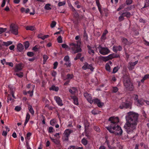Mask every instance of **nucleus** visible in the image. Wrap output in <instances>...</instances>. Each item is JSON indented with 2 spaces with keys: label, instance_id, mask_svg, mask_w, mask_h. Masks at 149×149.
Returning a JSON list of instances; mask_svg holds the SVG:
<instances>
[{
  "label": "nucleus",
  "instance_id": "obj_47",
  "mask_svg": "<svg viewBox=\"0 0 149 149\" xmlns=\"http://www.w3.org/2000/svg\"><path fill=\"white\" fill-rule=\"evenodd\" d=\"M125 4H122L120 5L119 8L117 9V11H119L120 10L123 9L125 7Z\"/></svg>",
  "mask_w": 149,
  "mask_h": 149
},
{
  "label": "nucleus",
  "instance_id": "obj_6",
  "mask_svg": "<svg viewBox=\"0 0 149 149\" xmlns=\"http://www.w3.org/2000/svg\"><path fill=\"white\" fill-rule=\"evenodd\" d=\"M125 10L120 11L118 13V14L120 15V16L118 18L119 21L121 22L124 19V17H126L127 18H129L131 16V13L128 11H124Z\"/></svg>",
  "mask_w": 149,
  "mask_h": 149
},
{
  "label": "nucleus",
  "instance_id": "obj_18",
  "mask_svg": "<svg viewBox=\"0 0 149 149\" xmlns=\"http://www.w3.org/2000/svg\"><path fill=\"white\" fill-rule=\"evenodd\" d=\"M101 59L102 60L105 62H106L110 59H111L110 55L107 56H101Z\"/></svg>",
  "mask_w": 149,
  "mask_h": 149
},
{
  "label": "nucleus",
  "instance_id": "obj_60",
  "mask_svg": "<svg viewBox=\"0 0 149 149\" xmlns=\"http://www.w3.org/2000/svg\"><path fill=\"white\" fill-rule=\"evenodd\" d=\"M57 74V72L54 70H53L52 73V75L54 77H55Z\"/></svg>",
  "mask_w": 149,
  "mask_h": 149
},
{
  "label": "nucleus",
  "instance_id": "obj_8",
  "mask_svg": "<svg viewBox=\"0 0 149 149\" xmlns=\"http://www.w3.org/2000/svg\"><path fill=\"white\" fill-rule=\"evenodd\" d=\"M10 31L11 32L15 35L18 33V28L16 25L14 24H11L10 26Z\"/></svg>",
  "mask_w": 149,
  "mask_h": 149
},
{
  "label": "nucleus",
  "instance_id": "obj_23",
  "mask_svg": "<svg viewBox=\"0 0 149 149\" xmlns=\"http://www.w3.org/2000/svg\"><path fill=\"white\" fill-rule=\"evenodd\" d=\"M24 49V47L22 45L21 43L17 45V49L18 51L21 52Z\"/></svg>",
  "mask_w": 149,
  "mask_h": 149
},
{
  "label": "nucleus",
  "instance_id": "obj_49",
  "mask_svg": "<svg viewBox=\"0 0 149 149\" xmlns=\"http://www.w3.org/2000/svg\"><path fill=\"white\" fill-rule=\"evenodd\" d=\"M6 29H7L6 28H0V34L5 32Z\"/></svg>",
  "mask_w": 149,
  "mask_h": 149
},
{
  "label": "nucleus",
  "instance_id": "obj_41",
  "mask_svg": "<svg viewBox=\"0 0 149 149\" xmlns=\"http://www.w3.org/2000/svg\"><path fill=\"white\" fill-rule=\"evenodd\" d=\"M29 44L28 41H27L25 42L24 46L26 49H27L29 47Z\"/></svg>",
  "mask_w": 149,
  "mask_h": 149
},
{
  "label": "nucleus",
  "instance_id": "obj_56",
  "mask_svg": "<svg viewBox=\"0 0 149 149\" xmlns=\"http://www.w3.org/2000/svg\"><path fill=\"white\" fill-rule=\"evenodd\" d=\"M58 62H57L56 61L54 63V64H53L54 67L53 68L54 69H55L57 68V66L58 65Z\"/></svg>",
  "mask_w": 149,
  "mask_h": 149
},
{
  "label": "nucleus",
  "instance_id": "obj_64",
  "mask_svg": "<svg viewBox=\"0 0 149 149\" xmlns=\"http://www.w3.org/2000/svg\"><path fill=\"white\" fill-rule=\"evenodd\" d=\"M94 130L96 131L99 132L100 131V128L97 126H95L94 127Z\"/></svg>",
  "mask_w": 149,
  "mask_h": 149
},
{
  "label": "nucleus",
  "instance_id": "obj_40",
  "mask_svg": "<svg viewBox=\"0 0 149 149\" xmlns=\"http://www.w3.org/2000/svg\"><path fill=\"white\" fill-rule=\"evenodd\" d=\"M32 134L31 132H28L27 134H26V137H25V139L26 140H30V137L31 135Z\"/></svg>",
  "mask_w": 149,
  "mask_h": 149
},
{
  "label": "nucleus",
  "instance_id": "obj_52",
  "mask_svg": "<svg viewBox=\"0 0 149 149\" xmlns=\"http://www.w3.org/2000/svg\"><path fill=\"white\" fill-rule=\"evenodd\" d=\"M56 122V120L54 119H52L50 121V124L51 125L53 126L54 125Z\"/></svg>",
  "mask_w": 149,
  "mask_h": 149
},
{
  "label": "nucleus",
  "instance_id": "obj_30",
  "mask_svg": "<svg viewBox=\"0 0 149 149\" xmlns=\"http://www.w3.org/2000/svg\"><path fill=\"white\" fill-rule=\"evenodd\" d=\"M28 109L30 112L31 113V114L33 115L34 113V111L33 110V109L31 105H29Z\"/></svg>",
  "mask_w": 149,
  "mask_h": 149
},
{
  "label": "nucleus",
  "instance_id": "obj_35",
  "mask_svg": "<svg viewBox=\"0 0 149 149\" xmlns=\"http://www.w3.org/2000/svg\"><path fill=\"white\" fill-rule=\"evenodd\" d=\"M119 68L120 67L118 66L114 67L113 69L112 73H115L118 71Z\"/></svg>",
  "mask_w": 149,
  "mask_h": 149
},
{
  "label": "nucleus",
  "instance_id": "obj_29",
  "mask_svg": "<svg viewBox=\"0 0 149 149\" xmlns=\"http://www.w3.org/2000/svg\"><path fill=\"white\" fill-rule=\"evenodd\" d=\"M74 77L73 74H68L66 75V79L70 80L72 79Z\"/></svg>",
  "mask_w": 149,
  "mask_h": 149
},
{
  "label": "nucleus",
  "instance_id": "obj_63",
  "mask_svg": "<svg viewBox=\"0 0 149 149\" xmlns=\"http://www.w3.org/2000/svg\"><path fill=\"white\" fill-rule=\"evenodd\" d=\"M26 146L27 148V149H29V148H31L29 146V140H26Z\"/></svg>",
  "mask_w": 149,
  "mask_h": 149
},
{
  "label": "nucleus",
  "instance_id": "obj_3",
  "mask_svg": "<svg viewBox=\"0 0 149 149\" xmlns=\"http://www.w3.org/2000/svg\"><path fill=\"white\" fill-rule=\"evenodd\" d=\"M123 78L124 86L126 88L129 87V89L130 91H132L133 89V86L130 81L129 73L126 72L124 74Z\"/></svg>",
  "mask_w": 149,
  "mask_h": 149
},
{
  "label": "nucleus",
  "instance_id": "obj_36",
  "mask_svg": "<svg viewBox=\"0 0 149 149\" xmlns=\"http://www.w3.org/2000/svg\"><path fill=\"white\" fill-rule=\"evenodd\" d=\"M51 5L49 3H47L45 5L44 7L45 9L47 10H50L51 9V8L50 7Z\"/></svg>",
  "mask_w": 149,
  "mask_h": 149
},
{
  "label": "nucleus",
  "instance_id": "obj_31",
  "mask_svg": "<svg viewBox=\"0 0 149 149\" xmlns=\"http://www.w3.org/2000/svg\"><path fill=\"white\" fill-rule=\"evenodd\" d=\"M149 78V74H147L145 75L142 79L141 80V81L142 83H143L145 80Z\"/></svg>",
  "mask_w": 149,
  "mask_h": 149
},
{
  "label": "nucleus",
  "instance_id": "obj_57",
  "mask_svg": "<svg viewBox=\"0 0 149 149\" xmlns=\"http://www.w3.org/2000/svg\"><path fill=\"white\" fill-rule=\"evenodd\" d=\"M43 60L45 61H47V59L49 58V57L47 55L44 54L43 56Z\"/></svg>",
  "mask_w": 149,
  "mask_h": 149
},
{
  "label": "nucleus",
  "instance_id": "obj_12",
  "mask_svg": "<svg viewBox=\"0 0 149 149\" xmlns=\"http://www.w3.org/2000/svg\"><path fill=\"white\" fill-rule=\"evenodd\" d=\"M54 99L59 106L61 107L63 105V104L62 100L60 97L57 96H55L54 97Z\"/></svg>",
  "mask_w": 149,
  "mask_h": 149
},
{
  "label": "nucleus",
  "instance_id": "obj_13",
  "mask_svg": "<svg viewBox=\"0 0 149 149\" xmlns=\"http://www.w3.org/2000/svg\"><path fill=\"white\" fill-rule=\"evenodd\" d=\"M70 97L71 99L73 100L74 104L77 106L79 104V100L77 97L74 95H71Z\"/></svg>",
  "mask_w": 149,
  "mask_h": 149
},
{
  "label": "nucleus",
  "instance_id": "obj_51",
  "mask_svg": "<svg viewBox=\"0 0 149 149\" xmlns=\"http://www.w3.org/2000/svg\"><path fill=\"white\" fill-rule=\"evenodd\" d=\"M65 65H66L67 67H70L71 66V64L70 61H68L66 62L65 63Z\"/></svg>",
  "mask_w": 149,
  "mask_h": 149
},
{
  "label": "nucleus",
  "instance_id": "obj_7",
  "mask_svg": "<svg viewBox=\"0 0 149 149\" xmlns=\"http://www.w3.org/2000/svg\"><path fill=\"white\" fill-rule=\"evenodd\" d=\"M97 48L99 49L100 53L103 55L107 54L110 52L108 48L102 47L100 45H99Z\"/></svg>",
  "mask_w": 149,
  "mask_h": 149
},
{
  "label": "nucleus",
  "instance_id": "obj_45",
  "mask_svg": "<svg viewBox=\"0 0 149 149\" xmlns=\"http://www.w3.org/2000/svg\"><path fill=\"white\" fill-rule=\"evenodd\" d=\"M66 3L65 1H64L62 2H59L58 3V5L59 6H61L64 5Z\"/></svg>",
  "mask_w": 149,
  "mask_h": 149
},
{
  "label": "nucleus",
  "instance_id": "obj_11",
  "mask_svg": "<svg viewBox=\"0 0 149 149\" xmlns=\"http://www.w3.org/2000/svg\"><path fill=\"white\" fill-rule=\"evenodd\" d=\"M84 96L86 99L87 101L91 104L92 103V96L91 94L86 92L84 93Z\"/></svg>",
  "mask_w": 149,
  "mask_h": 149
},
{
  "label": "nucleus",
  "instance_id": "obj_43",
  "mask_svg": "<svg viewBox=\"0 0 149 149\" xmlns=\"http://www.w3.org/2000/svg\"><path fill=\"white\" fill-rule=\"evenodd\" d=\"M105 68L109 72L110 71V67L108 63H106L105 65Z\"/></svg>",
  "mask_w": 149,
  "mask_h": 149
},
{
  "label": "nucleus",
  "instance_id": "obj_22",
  "mask_svg": "<svg viewBox=\"0 0 149 149\" xmlns=\"http://www.w3.org/2000/svg\"><path fill=\"white\" fill-rule=\"evenodd\" d=\"M108 33V31L107 29L105 30L103 33L102 36L101 37V39L102 40H105L106 39V35Z\"/></svg>",
  "mask_w": 149,
  "mask_h": 149
},
{
  "label": "nucleus",
  "instance_id": "obj_26",
  "mask_svg": "<svg viewBox=\"0 0 149 149\" xmlns=\"http://www.w3.org/2000/svg\"><path fill=\"white\" fill-rule=\"evenodd\" d=\"M26 29V30H29L31 31L35 30L36 29L34 26H27Z\"/></svg>",
  "mask_w": 149,
  "mask_h": 149
},
{
  "label": "nucleus",
  "instance_id": "obj_39",
  "mask_svg": "<svg viewBox=\"0 0 149 149\" xmlns=\"http://www.w3.org/2000/svg\"><path fill=\"white\" fill-rule=\"evenodd\" d=\"M81 142L84 145L86 146L87 144L88 141L85 139L84 138L82 139Z\"/></svg>",
  "mask_w": 149,
  "mask_h": 149
},
{
  "label": "nucleus",
  "instance_id": "obj_4",
  "mask_svg": "<svg viewBox=\"0 0 149 149\" xmlns=\"http://www.w3.org/2000/svg\"><path fill=\"white\" fill-rule=\"evenodd\" d=\"M121 103L120 104L119 108L120 109H131V103L128 101L126 97L121 98Z\"/></svg>",
  "mask_w": 149,
  "mask_h": 149
},
{
  "label": "nucleus",
  "instance_id": "obj_44",
  "mask_svg": "<svg viewBox=\"0 0 149 149\" xmlns=\"http://www.w3.org/2000/svg\"><path fill=\"white\" fill-rule=\"evenodd\" d=\"M114 48H115V47H116L117 49V50H118V51H121L122 49V46L120 45L119 46H114Z\"/></svg>",
  "mask_w": 149,
  "mask_h": 149
},
{
  "label": "nucleus",
  "instance_id": "obj_32",
  "mask_svg": "<svg viewBox=\"0 0 149 149\" xmlns=\"http://www.w3.org/2000/svg\"><path fill=\"white\" fill-rule=\"evenodd\" d=\"M13 43V42L11 41H8L7 42H3V45H5L6 46H8Z\"/></svg>",
  "mask_w": 149,
  "mask_h": 149
},
{
  "label": "nucleus",
  "instance_id": "obj_25",
  "mask_svg": "<svg viewBox=\"0 0 149 149\" xmlns=\"http://www.w3.org/2000/svg\"><path fill=\"white\" fill-rule=\"evenodd\" d=\"M109 55L110 56L111 59L114 58H118L120 57L119 55L117 54L113 53Z\"/></svg>",
  "mask_w": 149,
  "mask_h": 149
},
{
  "label": "nucleus",
  "instance_id": "obj_5",
  "mask_svg": "<svg viewBox=\"0 0 149 149\" xmlns=\"http://www.w3.org/2000/svg\"><path fill=\"white\" fill-rule=\"evenodd\" d=\"M81 45V41L78 40L77 41V44L71 43L69 45L70 48L74 52V53H76L82 52Z\"/></svg>",
  "mask_w": 149,
  "mask_h": 149
},
{
  "label": "nucleus",
  "instance_id": "obj_24",
  "mask_svg": "<svg viewBox=\"0 0 149 149\" xmlns=\"http://www.w3.org/2000/svg\"><path fill=\"white\" fill-rule=\"evenodd\" d=\"M49 89L50 90H52L57 92L58 91L59 88L58 87V86H56L54 85H52L50 88Z\"/></svg>",
  "mask_w": 149,
  "mask_h": 149
},
{
  "label": "nucleus",
  "instance_id": "obj_9",
  "mask_svg": "<svg viewBox=\"0 0 149 149\" xmlns=\"http://www.w3.org/2000/svg\"><path fill=\"white\" fill-rule=\"evenodd\" d=\"M73 132L72 130L69 129H67L65 130L64 133V138L66 141H68L70 135L71 133Z\"/></svg>",
  "mask_w": 149,
  "mask_h": 149
},
{
  "label": "nucleus",
  "instance_id": "obj_37",
  "mask_svg": "<svg viewBox=\"0 0 149 149\" xmlns=\"http://www.w3.org/2000/svg\"><path fill=\"white\" fill-rule=\"evenodd\" d=\"M118 88L116 86H113L112 87V92L113 93H116L118 92Z\"/></svg>",
  "mask_w": 149,
  "mask_h": 149
},
{
  "label": "nucleus",
  "instance_id": "obj_27",
  "mask_svg": "<svg viewBox=\"0 0 149 149\" xmlns=\"http://www.w3.org/2000/svg\"><path fill=\"white\" fill-rule=\"evenodd\" d=\"M40 49V46L39 45H36L32 48V50L35 52L38 51Z\"/></svg>",
  "mask_w": 149,
  "mask_h": 149
},
{
  "label": "nucleus",
  "instance_id": "obj_21",
  "mask_svg": "<svg viewBox=\"0 0 149 149\" xmlns=\"http://www.w3.org/2000/svg\"><path fill=\"white\" fill-rule=\"evenodd\" d=\"M30 118V115L29 113H27L26 118V120L24 123V125L25 126H26V124L28 122Z\"/></svg>",
  "mask_w": 149,
  "mask_h": 149
},
{
  "label": "nucleus",
  "instance_id": "obj_54",
  "mask_svg": "<svg viewBox=\"0 0 149 149\" xmlns=\"http://www.w3.org/2000/svg\"><path fill=\"white\" fill-rule=\"evenodd\" d=\"M132 2V0H126V4L128 5L131 4Z\"/></svg>",
  "mask_w": 149,
  "mask_h": 149
},
{
  "label": "nucleus",
  "instance_id": "obj_53",
  "mask_svg": "<svg viewBox=\"0 0 149 149\" xmlns=\"http://www.w3.org/2000/svg\"><path fill=\"white\" fill-rule=\"evenodd\" d=\"M64 60L65 62L68 61H70V58L68 56H65L64 58Z\"/></svg>",
  "mask_w": 149,
  "mask_h": 149
},
{
  "label": "nucleus",
  "instance_id": "obj_61",
  "mask_svg": "<svg viewBox=\"0 0 149 149\" xmlns=\"http://www.w3.org/2000/svg\"><path fill=\"white\" fill-rule=\"evenodd\" d=\"M72 149H83L82 147H78L75 146L72 147Z\"/></svg>",
  "mask_w": 149,
  "mask_h": 149
},
{
  "label": "nucleus",
  "instance_id": "obj_19",
  "mask_svg": "<svg viewBox=\"0 0 149 149\" xmlns=\"http://www.w3.org/2000/svg\"><path fill=\"white\" fill-rule=\"evenodd\" d=\"M50 138L52 141L56 144L59 145L60 144V141L58 139V138H57V139H54L51 137H50Z\"/></svg>",
  "mask_w": 149,
  "mask_h": 149
},
{
  "label": "nucleus",
  "instance_id": "obj_2",
  "mask_svg": "<svg viewBox=\"0 0 149 149\" xmlns=\"http://www.w3.org/2000/svg\"><path fill=\"white\" fill-rule=\"evenodd\" d=\"M109 120L111 122L110 126L106 127V129L111 133H114L118 135H121L123 130L117 124L119 122L118 117H111L109 118Z\"/></svg>",
  "mask_w": 149,
  "mask_h": 149
},
{
  "label": "nucleus",
  "instance_id": "obj_42",
  "mask_svg": "<svg viewBox=\"0 0 149 149\" xmlns=\"http://www.w3.org/2000/svg\"><path fill=\"white\" fill-rule=\"evenodd\" d=\"M15 75L19 78H22L23 77V73L22 72H20L19 73H17Z\"/></svg>",
  "mask_w": 149,
  "mask_h": 149
},
{
  "label": "nucleus",
  "instance_id": "obj_38",
  "mask_svg": "<svg viewBox=\"0 0 149 149\" xmlns=\"http://www.w3.org/2000/svg\"><path fill=\"white\" fill-rule=\"evenodd\" d=\"M145 4L143 7V8H146L149 6V0H145Z\"/></svg>",
  "mask_w": 149,
  "mask_h": 149
},
{
  "label": "nucleus",
  "instance_id": "obj_17",
  "mask_svg": "<svg viewBox=\"0 0 149 149\" xmlns=\"http://www.w3.org/2000/svg\"><path fill=\"white\" fill-rule=\"evenodd\" d=\"M134 64V63H133V62H131L129 63L127 67L129 70H132L134 69L135 66Z\"/></svg>",
  "mask_w": 149,
  "mask_h": 149
},
{
  "label": "nucleus",
  "instance_id": "obj_58",
  "mask_svg": "<svg viewBox=\"0 0 149 149\" xmlns=\"http://www.w3.org/2000/svg\"><path fill=\"white\" fill-rule=\"evenodd\" d=\"M99 10L100 13H101V6L100 4V3L96 4Z\"/></svg>",
  "mask_w": 149,
  "mask_h": 149
},
{
  "label": "nucleus",
  "instance_id": "obj_59",
  "mask_svg": "<svg viewBox=\"0 0 149 149\" xmlns=\"http://www.w3.org/2000/svg\"><path fill=\"white\" fill-rule=\"evenodd\" d=\"M133 97L134 100H137H137H138V95L136 94H134L133 96Z\"/></svg>",
  "mask_w": 149,
  "mask_h": 149
},
{
  "label": "nucleus",
  "instance_id": "obj_14",
  "mask_svg": "<svg viewBox=\"0 0 149 149\" xmlns=\"http://www.w3.org/2000/svg\"><path fill=\"white\" fill-rule=\"evenodd\" d=\"M146 100H145L143 99H140L137 100V106H138L140 107L144 105V102Z\"/></svg>",
  "mask_w": 149,
  "mask_h": 149
},
{
  "label": "nucleus",
  "instance_id": "obj_15",
  "mask_svg": "<svg viewBox=\"0 0 149 149\" xmlns=\"http://www.w3.org/2000/svg\"><path fill=\"white\" fill-rule=\"evenodd\" d=\"M87 47L88 49V53L91 55L92 54V55H93V54L95 53L94 51L92 49V48H93L94 47H91L89 45H88L87 46Z\"/></svg>",
  "mask_w": 149,
  "mask_h": 149
},
{
  "label": "nucleus",
  "instance_id": "obj_50",
  "mask_svg": "<svg viewBox=\"0 0 149 149\" xmlns=\"http://www.w3.org/2000/svg\"><path fill=\"white\" fill-rule=\"evenodd\" d=\"M56 22L53 21L50 25L51 27L52 28L54 27L56 25Z\"/></svg>",
  "mask_w": 149,
  "mask_h": 149
},
{
  "label": "nucleus",
  "instance_id": "obj_1",
  "mask_svg": "<svg viewBox=\"0 0 149 149\" xmlns=\"http://www.w3.org/2000/svg\"><path fill=\"white\" fill-rule=\"evenodd\" d=\"M138 117V114L133 112L130 111L127 113L126 116L127 122L124 125V127L128 134L132 133L136 129Z\"/></svg>",
  "mask_w": 149,
  "mask_h": 149
},
{
  "label": "nucleus",
  "instance_id": "obj_20",
  "mask_svg": "<svg viewBox=\"0 0 149 149\" xmlns=\"http://www.w3.org/2000/svg\"><path fill=\"white\" fill-rule=\"evenodd\" d=\"M77 91V89L76 88L74 87H72V89H70L69 90V92L73 95H75Z\"/></svg>",
  "mask_w": 149,
  "mask_h": 149
},
{
  "label": "nucleus",
  "instance_id": "obj_34",
  "mask_svg": "<svg viewBox=\"0 0 149 149\" xmlns=\"http://www.w3.org/2000/svg\"><path fill=\"white\" fill-rule=\"evenodd\" d=\"M100 101L97 98H96L92 100L91 102H92V103L93 102L95 104L97 105L100 102Z\"/></svg>",
  "mask_w": 149,
  "mask_h": 149
},
{
  "label": "nucleus",
  "instance_id": "obj_28",
  "mask_svg": "<svg viewBox=\"0 0 149 149\" xmlns=\"http://www.w3.org/2000/svg\"><path fill=\"white\" fill-rule=\"evenodd\" d=\"M121 40L122 42L124 44V46L127 44L128 40L126 38L124 37H122L121 38Z\"/></svg>",
  "mask_w": 149,
  "mask_h": 149
},
{
  "label": "nucleus",
  "instance_id": "obj_10",
  "mask_svg": "<svg viewBox=\"0 0 149 149\" xmlns=\"http://www.w3.org/2000/svg\"><path fill=\"white\" fill-rule=\"evenodd\" d=\"M82 69L84 70L90 69L91 71H93L94 70L92 64H89L86 62L84 63V65L82 67Z\"/></svg>",
  "mask_w": 149,
  "mask_h": 149
},
{
  "label": "nucleus",
  "instance_id": "obj_48",
  "mask_svg": "<svg viewBox=\"0 0 149 149\" xmlns=\"http://www.w3.org/2000/svg\"><path fill=\"white\" fill-rule=\"evenodd\" d=\"M57 40L58 43H61L62 42V38L61 36H59L57 38Z\"/></svg>",
  "mask_w": 149,
  "mask_h": 149
},
{
  "label": "nucleus",
  "instance_id": "obj_62",
  "mask_svg": "<svg viewBox=\"0 0 149 149\" xmlns=\"http://www.w3.org/2000/svg\"><path fill=\"white\" fill-rule=\"evenodd\" d=\"M48 132L49 133H52L53 132V128L52 127H49Z\"/></svg>",
  "mask_w": 149,
  "mask_h": 149
},
{
  "label": "nucleus",
  "instance_id": "obj_46",
  "mask_svg": "<svg viewBox=\"0 0 149 149\" xmlns=\"http://www.w3.org/2000/svg\"><path fill=\"white\" fill-rule=\"evenodd\" d=\"M27 55L29 57H33L34 55V54L32 52H29L27 53Z\"/></svg>",
  "mask_w": 149,
  "mask_h": 149
},
{
  "label": "nucleus",
  "instance_id": "obj_33",
  "mask_svg": "<svg viewBox=\"0 0 149 149\" xmlns=\"http://www.w3.org/2000/svg\"><path fill=\"white\" fill-rule=\"evenodd\" d=\"M100 112V111H99L96 109L93 110L91 111L92 113L94 115H96L99 114Z\"/></svg>",
  "mask_w": 149,
  "mask_h": 149
},
{
  "label": "nucleus",
  "instance_id": "obj_16",
  "mask_svg": "<svg viewBox=\"0 0 149 149\" xmlns=\"http://www.w3.org/2000/svg\"><path fill=\"white\" fill-rule=\"evenodd\" d=\"M22 69V65L21 64H18L16 65L15 69V72H18L19 71H21Z\"/></svg>",
  "mask_w": 149,
  "mask_h": 149
},
{
  "label": "nucleus",
  "instance_id": "obj_55",
  "mask_svg": "<svg viewBox=\"0 0 149 149\" xmlns=\"http://www.w3.org/2000/svg\"><path fill=\"white\" fill-rule=\"evenodd\" d=\"M21 107L19 106H17L15 107V110L17 111H19L21 110Z\"/></svg>",
  "mask_w": 149,
  "mask_h": 149
}]
</instances>
